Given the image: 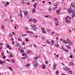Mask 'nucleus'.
Instances as JSON below:
<instances>
[{"label":"nucleus","instance_id":"1","mask_svg":"<svg viewBox=\"0 0 75 75\" xmlns=\"http://www.w3.org/2000/svg\"><path fill=\"white\" fill-rule=\"evenodd\" d=\"M71 6H70V8H68L67 10L70 13H71L72 11L74 10L75 9V7L73 5L72 3L71 4Z\"/></svg>","mask_w":75,"mask_h":75},{"label":"nucleus","instance_id":"2","mask_svg":"<svg viewBox=\"0 0 75 75\" xmlns=\"http://www.w3.org/2000/svg\"><path fill=\"white\" fill-rule=\"evenodd\" d=\"M60 41H62L63 42L65 43V44H69V43L70 42V40H69L68 39L66 41L65 40H64V39L61 38L60 39Z\"/></svg>","mask_w":75,"mask_h":75},{"label":"nucleus","instance_id":"3","mask_svg":"<svg viewBox=\"0 0 75 75\" xmlns=\"http://www.w3.org/2000/svg\"><path fill=\"white\" fill-rule=\"evenodd\" d=\"M31 27H32L31 30H33V31H37L36 29H38V28H35L36 27V25L34 24L31 25Z\"/></svg>","mask_w":75,"mask_h":75},{"label":"nucleus","instance_id":"4","mask_svg":"<svg viewBox=\"0 0 75 75\" xmlns=\"http://www.w3.org/2000/svg\"><path fill=\"white\" fill-rule=\"evenodd\" d=\"M33 64H35V67H37L38 65V64L37 63V61H35L33 62Z\"/></svg>","mask_w":75,"mask_h":75},{"label":"nucleus","instance_id":"5","mask_svg":"<svg viewBox=\"0 0 75 75\" xmlns=\"http://www.w3.org/2000/svg\"><path fill=\"white\" fill-rule=\"evenodd\" d=\"M61 8H59V9L57 10L56 11V13H57V14H59V15H60V13H59V12L60 11H61Z\"/></svg>","mask_w":75,"mask_h":75},{"label":"nucleus","instance_id":"6","mask_svg":"<svg viewBox=\"0 0 75 75\" xmlns=\"http://www.w3.org/2000/svg\"><path fill=\"white\" fill-rule=\"evenodd\" d=\"M41 30L42 31V33L44 34H46L47 33V32L45 31V28H41Z\"/></svg>","mask_w":75,"mask_h":75},{"label":"nucleus","instance_id":"7","mask_svg":"<svg viewBox=\"0 0 75 75\" xmlns=\"http://www.w3.org/2000/svg\"><path fill=\"white\" fill-rule=\"evenodd\" d=\"M6 45L7 48H8L9 50H11V48L10 47V45H9L8 44H6Z\"/></svg>","mask_w":75,"mask_h":75},{"label":"nucleus","instance_id":"8","mask_svg":"<svg viewBox=\"0 0 75 75\" xmlns=\"http://www.w3.org/2000/svg\"><path fill=\"white\" fill-rule=\"evenodd\" d=\"M71 13H72V14H73L72 15V18H73V17H75V11H74V10H72V11H71Z\"/></svg>","mask_w":75,"mask_h":75},{"label":"nucleus","instance_id":"9","mask_svg":"<svg viewBox=\"0 0 75 75\" xmlns=\"http://www.w3.org/2000/svg\"><path fill=\"white\" fill-rule=\"evenodd\" d=\"M24 14L27 17V18H28V12H26L24 13Z\"/></svg>","mask_w":75,"mask_h":75},{"label":"nucleus","instance_id":"10","mask_svg":"<svg viewBox=\"0 0 75 75\" xmlns=\"http://www.w3.org/2000/svg\"><path fill=\"white\" fill-rule=\"evenodd\" d=\"M21 3L23 4H25L26 3V0H22L21 1Z\"/></svg>","mask_w":75,"mask_h":75},{"label":"nucleus","instance_id":"11","mask_svg":"<svg viewBox=\"0 0 75 75\" xmlns=\"http://www.w3.org/2000/svg\"><path fill=\"white\" fill-rule=\"evenodd\" d=\"M20 13L19 14V15L21 17H22V11L20 10Z\"/></svg>","mask_w":75,"mask_h":75},{"label":"nucleus","instance_id":"12","mask_svg":"<svg viewBox=\"0 0 75 75\" xmlns=\"http://www.w3.org/2000/svg\"><path fill=\"white\" fill-rule=\"evenodd\" d=\"M42 68L43 69H46V67H45V64H43Z\"/></svg>","mask_w":75,"mask_h":75},{"label":"nucleus","instance_id":"13","mask_svg":"<svg viewBox=\"0 0 75 75\" xmlns=\"http://www.w3.org/2000/svg\"><path fill=\"white\" fill-rule=\"evenodd\" d=\"M37 4V2L35 3V4H33V7L34 8H35Z\"/></svg>","mask_w":75,"mask_h":75},{"label":"nucleus","instance_id":"14","mask_svg":"<svg viewBox=\"0 0 75 75\" xmlns=\"http://www.w3.org/2000/svg\"><path fill=\"white\" fill-rule=\"evenodd\" d=\"M57 65V64H53V68L54 69H56Z\"/></svg>","mask_w":75,"mask_h":75},{"label":"nucleus","instance_id":"15","mask_svg":"<svg viewBox=\"0 0 75 75\" xmlns=\"http://www.w3.org/2000/svg\"><path fill=\"white\" fill-rule=\"evenodd\" d=\"M8 4H9V2H6V4H5L4 5V7H6Z\"/></svg>","mask_w":75,"mask_h":75},{"label":"nucleus","instance_id":"16","mask_svg":"<svg viewBox=\"0 0 75 75\" xmlns=\"http://www.w3.org/2000/svg\"><path fill=\"white\" fill-rule=\"evenodd\" d=\"M65 22L66 23H67L68 24L69 23H71V21H70L69 20H66Z\"/></svg>","mask_w":75,"mask_h":75},{"label":"nucleus","instance_id":"17","mask_svg":"<svg viewBox=\"0 0 75 75\" xmlns=\"http://www.w3.org/2000/svg\"><path fill=\"white\" fill-rule=\"evenodd\" d=\"M27 33H29V34H33L34 33L33 32L31 31H27Z\"/></svg>","mask_w":75,"mask_h":75},{"label":"nucleus","instance_id":"18","mask_svg":"<svg viewBox=\"0 0 75 75\" xmlns=\"http://www.w3.org/2000/svg\"><path fill=\"white\" fill-rule=\"evenodd\" d=\"M7 68H8L9 69H10V70H11V71H12L13 70V69H12V67H10L9 66H8Z\"/></svg>","mask_w":75,"mask_h":75},{"label":"nucleus","instance_id":"19","mask_svg":"<svg viewBox=\"0 0 75 75\" xmlns=\"http://www.w3.org/2000/svg\"><path fill=\"white\" fill-rule=\"evenodd\" d=\"M66 47L67 48H68V49H71V47L68 45H66Z\"/></svg>","mask_w":75,"mask_h":75},{"label":"nucleus","instance_id":"20","mask_svg":"<svg viewBox=\"0 0 75 75\" xmlns=\"http://www.w3.org/2000/svg\"><path fill=\"white\" fill-rule=\"evenodd\" d=\"M37 20H36V19L35 18L34 19L33 21V22L35 23H37Z\"/></svg>","mask_w":75,"mask_h":75},{"label":"nucleus","instance_id":"21","mask_svg":"<svg viewBox=\"0 0 75 75\" xmlns=\"http://www.w3.org/2000/svg\"><path fill=\"white\" fill-rule=\"evenodd\" d=\"M5 60H4V62H2L1 61V60H0V64L2 65V64L1 63H5Z\"/></svg>","mask_w":75,"mask_h":75},{"label":"nucleus","instance_id":"22","mask_svg":"<svg viewBox=\"0 0 75 75\" xmlns=\"http://www.w3.org/2000/svg\"><path fill=\"white\" fill-rule=\"evenodd\" d=\"M69 45H73V43H72V42L70 41L69 43Z\"/></svg>","mask_w":75,"mask_h":75},{"label":"nucleus","instance_id":"23","mask_svg":"<svg viewBox=\"0 0 75 75\" xmlns=\"http://www.w3.org/2000/svg\"><path fill=\"white\" fill-rule=\"evenodd\" d=\"M69 16H67V17H65V20H69Z\"/></svg>","mask_w":75,"mask_h":75},{"label":"nucleus","instance_id":"24","mask_svg":"<svg viewBox=\"0 0 75 75\" xmlns=\"http://www.w3.org/2000/svg\"><path fill=\"white\" fill-rule=\"evenodd\" d=\"M35 8H33L32 9V12L33 13H34L35 12Z\"/></svg>","mask_w":75,"mask_h":75},{"label":"nucleus","instance_id":"25","mask_svg":"<svg viewBox=\"0 0 75 75\" xmlns=\"http://www.w3.org/2000/svg\"><path fill=\"white\" fill-rule=\"evenodd\" d=\"M23 56H25V57H28V56L27 55H26V54H24L23 53L22 54Z\"/></svg>","mask_w":75,"mask_h":75},{"label":"nucleus","instance_id":"26","mask_svg":"<svg viewBox=\"0 0 75 75\" xmlns=\"http://www.w3.org/2000/svg\"><path fill=\"white\" fill-rule=\"evenodd\" d=\"M55 44V42H54V40H52L51 42V44L52 45H54Z\"/></svg>","mask_w":75,"mask_h":75},{"label":"nucleus","instance_id":"27","mask_svg":"<svg viewBox=\"0 0 75 75\" xmlns=\"http://www.w3.org/2000/svg\"><path fill=\"white\" fill-rule=\"evenodd\" d=\"M58 3H55L54 4V6H56V7H57V6H58Z\"/></svg>","mask_w":75,"mask_h":75},{"label":"nucleus","instance_id":"28","mask_svg":"<svg viewBox=\"0 0 75 75\" xmlns=\"http://www.w3.org/2000/svg\"><path fill=\"white\" fill-rule=\"evenodd\" d=\"M1 28L2 30H4V25H2L1 26Z\"/></svg>","mask_w":75,"mask_h":75},{"label":"nucleus","instance_id":"29","mask_svg":"<svg viewBox=\"0 0 75 75\" xmlns=\"http://www.w3.org/2000/svg\"><path fill=\"white\" fill-rule=\"evenodd\" d=\"M18 40L19 41H22V39L21 38H18Z\"/></svg>","mask_w":75,"mask_h":75},{"label":"nucleus","instance_id":"30","mask_svg":"<svg viewBox=\"0 0 75 75\" xmlns=\"http://www.w3.org/2000/svg\"><path fill=\"white\" fill-rule=\"evenodd\" d=\"M48 10L49 11H51L52 10V9L50 8H49L48 9Z\"/></svg>","mask_w":75,"mask_h":75},{"label":"nucleus","instance_id":"31","mask_svg":"<svg viewBox=\"0 0 75 75\" xmlns=\"http://www.w3.org/2000/svg\"><path fill=\"white\" fill-rule=\"evenodd\" d=\"M55 46L56 47H59V45L58 44H55Z\"/></svg>","mask_w":75,"mask_h":75},{"label":"nucleus","instance_id":"32","mask_svg":"<svg viewBox=\"0 0 75 75\" xmlns=\"http://www.w3.org/2000/svg\"><path fill=\"white\" fill-rule=\"evenodd\" d=\"M30 52H31V51H30V50L26 52L28 54H30Z\"/></svg>","mask_w":75,"mask_h":75},{"label":"nucleus","instance_id":"33","mask_svg":"<svg viewBox=\"0 0 75 75\" xmlns=\"http://www.w3.org/2000/svg\"><path fill=\"white\" fill-rule=\"evenodd\" d=\"M58 23H59V22H56V23H55L56 25L57 26V25H59V24Z\"/></svg>","mask_w":75,"mask_h":75},{"label":"nucleus","instance_id":"34","mask_svg":"<svg viewBox=\"0 0 75 75\" xmlns=\"http://www.w3.org/2000/svg\"><path fill=\"white\" fill-rule=\"evenodd\" d=\"M56 9H57V6L54 7L53 9V10H55Z\"/></svg>","mask_w":75,"mask_h":75},{"label":"nucleus","instance_id":"35","mask_svg":"<svg viewBox=\"0 0 75 75\" xmlns=\"http://www.w3.org/2000/svg\"><path fill=\"white\" fill-rule=\"evenodd\" d=\"M12 33L13 34V35H16V33L15 32H12Z\"/></svg>","mask_w":75,"mask_h":75},{"label":"nucleus","instance_id":"36","mask_svg":"<svg viewBox=\"0 0 75 75\" xmlns=\"http://www.w3.org/2000/svg\"><path fill=\"white\" fill-rule=\"evenodd\" d=\"M72 71H69V73H70V74H71V75L72 74Z\"/></svg>","mask_w":75,"mask_h":75},{"label":"nucleus","instance_id":"37","mask_svg":"<svg viewBox=\"0 0 75 75\" xmlns=\"http://www.w3.org/2000/svg\"><path fill=\"white\" fill-rule=\"evenodd\" d=\"M18 50L19 51H20L22 50V48L21 47H20Z\"/></svg>","mask_w":75,"mask_h":75},{"label":"nucleus","instance_id":"38","mask_svg":"<svg viewBox=\"0 0 75 75\" xmlns=\"http://www.w3.org/2000/svg\"><path fill=\"white\" fill-rule=\"evenodd\" d=\"M25 66L27 67H29L30 66V64H27L25 65Z\"/></svg>","mask_w":75,"mask_h":75},{"label":"nucleus","instance_id":"39","mask_svg":"<svg viewBox=\"0 0 75 75\" xmlns=\"http://www.w3.org/2000/svg\"><path fill=\"white\" fill-rule=\"evenodd\" d=\"M28 21H29V22H32V21H33V19H29V20H28Z\"/></svg>","mask_w":75,"mask_h":75},{"label":"nucleus","instance_id":"40","mask_svg":"<svg viewBox=\"0 0 75 75\" xmlns=\"http://www.w3.org/2000/svg\"><path fill=\"white\" fill-rule=\"evenodd\" d=\"M16 45L17 47H19V46H20V43H18L16 44Z\"/></svg>","mask_w":75,"mask_h":75},{"label":"nucleus","instance_id":"41","mask_svg":"<svg viewBox=\"0 0 75 75\" xmlns=\"http://www.w3.org/2000/svg\"><path fill=\"white\" fill-rule=\"evenodd\" d=\"M59 72L58 71H57V72H56V75H58L59 74Z\"/></svg>","mask_w":75,"mask_h":75},{"label":"nucleus","instance_id":"42","mask_svg":"<svg viewBox=\"0 0 75 75\" xmlns=\"http://www.w3.org/2000/svg\"><path fill=\"white\" fill-rule=\"evenodd\" d=\"M12 36H13V35L11 34H10L9 35V37H10L11 38L12 37Z\"/></svg>","mask_w":75,"mask_h":75},{"label":"nucleus","instance_id":"43","mask_svg":"<svg viewBox=\"0 0 75 75\" xmlns=\"http://www.w3.org/2000/svg\"><path fill=\"white\" fill-rule=\"evenodd\" d=\"M70 65H74V63H73L72 62H71L70 63Z\"/></svg>","mask_w":75,"mask_h":75},{"label":"nucleus","instance_id":"44","mask_svg":"<svg viewBox=\"0 0 75 75\" xmlns=\"http://www.w3.org/2000/svg\"><path fill=\"white\" fill-rule=\"evenodd\" d=\"M54 20L56 22H58V21L57 20V19L56 18H54Z\"/></svg>","mask_w":75,"mask_h":75},{"label":"nucleus","instance_id":"45","mask_svg":"<svg viewBox=\"0 0 75 75\" xmlns=\"http://www.w3.org/2000/svg\"><path fill=\"white\" fill-rule=\"evenodd\" d=\"M47 44H50V43H51V42L49 41H48V40H47Z\"/></svg>","mask_w":75,"mask_h":75},{"label":"nucleus","instance_id":"46","mask_svg":"<svg viewBox=\"0 0 75 75\" xmlns=\"http://www.w3.org/2000/svg\"><path fill=\"white\" fill-rule=\"evenodd\" d=\"M54 33V31H52L51 33H50V35H52Z\"/></svg>","mask_w":75,"mask_h":75},{"label":"nucleus","instance_id":"47","mask_svg":"<svg viewBox=\"0 0 75 75\" xmlns=\"http://www.w3.org/2000/svg\"><path fill=\"white\" fill-rule=\"evenodd\" d=\"M44 17L45 18H48V17H49V16H44Z\"/></svg>","mask_w":75,"mask_h":75},{"label":"nucleus","instance_id":"48","mask_svg":"<svg viewBox=\"0 0 75 75\" xmlns=\"http://www.w3.org/2000/svg\"><path fill=\"white\" fill-rule=\"evenodd\" d=\"M27 35V34H22V36H26Z\"/></svg>","mask_w":75,"mask_h":75},{"label":"nucleus","instance_id":"49","mask_svg":"<svg viewBox=\"0 0 75 75\" xmlns=\"http://www.w3.org/2000/svg\"><path fill=\"white\" fill-rule=\"evenodd\" d=\"M38 59V57H36L34 58V59L35 60H36V59Z\"/></svg>","mask_w":75,"mask_h":75},{"label":"nucleus","instance_id":"50","mask_svg":"<svg viewBox=\"0 0 75 75\" xmlns=\"http://www.w3.org/2000/svg\"><path fill=\"white\" fill-rule=\"evenodd\" d=\"M59 59L60 60H62V59H64V58H63V57H60L59 58Z\"/></svg>","mask_w":75,"mask_h":75},{"label":"nucleus","instance_id":"51","mask_svg":"<svg viewBox=\"0 0 75 75\" xmlns=\"http://www.w3.org/2000/svg\"><path fill=\"white\" fill-rule=\"evenodd\" d=\"M61 49H62V50H64V47L63 46H62L60 47Z\"/></svg>","mask_w":75,"mask_h":75},{"label":"nucleus","instance_id":"52","mask_svg":"<svg viewBox=\"0 0 75 75\" xmlns=\"http://www.w3.org/2000/svg\"><path fill=\"white\" fill-rule=\"evenodd\" d=\"M8 20V19L7 18H6L5 19H4V21H7Z\"/></svg>","mask_w":75,"mask_h":75},{"label":"nucleus","instance_id":"53","mask_svg":"<svg viewBox=\"0 0 75 75\" xmlns=\"http://www.w3.org/2000/svg\"><path fill=\"white\" fill-rule=\"evenodd\" d=\"M11 61L12 62H13V63H14V60L12 59L11 60Z\"/></svg>","mask_w":75,"mask_h":75},{"label":"nucleus","instance_id":"54","mask_svg":"<svg viewBox=\"0 0 75 75\" xmlns=\"http://www.w3.org/2000/svg\"><path fill=\"white\" fill-rule=\"evenodd\" d=\"M34 34H32V35H30L31 37H34Z\"/></svg>","mask_w":75,"mask_h":75},{"label":"nucleus","instance_id":"55","mask_svg":"<svg viewBox=\"0 0 75 75\" xmlns=\"http://www.w3.org/2000/svg\"><path fill=\"white\" fill-rule=\"evenodd\" d=\"M20 51L21 52H24V50H20Z\"/></svg>","mask_w":75,"mask_h":75},{"label":"nucleus","instance_id":"56","mask_svg":"<svg viewBox=\"0 0 75 75\" xmlns=\"http://www.w3.org/2000/svg\"><path fill=\"white\" fill-rule=\"evenodd\" d=\"M1 56H3L4 55V53L2 52L1 53Z\"/></svg>","mask_w":75,"mask_h":75},{"label":"nucleus","instance_id":"57","mask_svg":"<svg viewBox=\"0 0 75 75\" xmlns=\"http://www.w3.org/2000/svg\"><path fill=\"white\" fill-rule=\"evenodd\" d=\"M25 30H28V27H25L24 28Z\"/></svg>","mask_w":75,"mask_h":75},{"label":"nucleus","instance_id":"58","mask_svg":"<svg viewBox=\"0 0 75 75\" xmlns=\"http://www.w3.org/2000/svg\"><path fill=\"white\" fill-rule=\"evenodd\" d=\"M25 41H26V42H27V41H28V39L27 38H26L25 39Z\"/></svg>","mask_w":75,"mask_h":75},{"label":"nucleus","instance_id":"59","mask_svg":"<svg viewBox=\"0 0 75 75\" xmlns=\"http://www.w3.org/2000/svg\"><path fill=\"white\" fill-rule=\"evenodd\" d=\"M15 43V42L14 41H13L12 43V45H14V44Z\"/></svg>","mask_w":75,"mask_h":75},{"label":"nucleus","instance_id":"60","mask_svg":"<svg viewBox=\"0 0 75 75\" xmlns=\"http://www.w3.org/2000/svg\"><path fill=\"white\" fill-rule=\"evenodd\" d=\"M22 45H25V43L24 42H23L22 43Z\"/></svg>","mask_w":75,"mask_h":75},{"label":"nucleus","instance_id":"61","mask_svg":"<svg viewBox=\"0 0 75 75\" xmlns=\"http://www.w3.org/2000/svg\"><path fill=\"white\" fill-rule=\"evenodd\" d=\"M48 61H46L45 62V63L46 64H48Z\"/></svg>","mask_w":75,"mask_h":75},{"label":"nucleus","instance_id":"62","mask_svg":"<svg viewBox=\"0 0 75 75\" xmlns=\"http://www.w3.org/2000/svg\"><path fill=\"white\" fill-rule=\"evenodd\" d=\"M3 45V43L1 42L0 43V45L2 46Z\"/></svg>","mask_w":75,"mask_h":75},{"label":"nucleus","instance_id":"63","mask_svg":"<svg viewBox=\"0 0 75 75\" xmlns=\"http://www.w3.org/2000/svg\"><path fill=\"white\" fill-rule=\"evenodd\" d=\"M69 69H70L69 68H68L66 69V70L67 71H69Z\"/></svg>","mask_w":75,"mask_h":75},{"label":"nucleus","instance_id":"64","mask_svg":"<svg viewBox=\"0 0 75 75\" xmlns=\"http://www.w3.org/2000/svg\"><path fill=\"white\" fill-rule=\"evenodd\" d=\"M10 57H13V55L10 54Z\"/></svg>","mask_w":75,"mask_h":75}]
</instances>
